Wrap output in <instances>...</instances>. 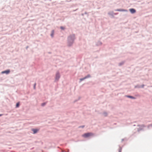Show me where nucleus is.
Wrapping results in <instances>:
<instances>
[{
    "label": "nucleus",
    "mask_w": 152,
    "mask_h": 152,
    "mask_svg": "<svg viewBox=\"0 0 152 152\" xmlns=\"http://www.w3.org/2000/svg\"><path fill=\"white\" fill-rule=\"evenodd\" d=\"M67 152H68V151H67Z\"/></svg>",
    "instance_id": "a211bd4d"
},
{
    "label": "nucleus",
    "mask_w": 152,
    "mask_h": 152,
    "mask_svg": "<svg viewBox=\"0 0 152 152\" xmlns=\"http://www.w3.org/2000/svg\"><path fill=\"white\" fill-rule=\"evenodd\" d=\"M2 114H0V116H2Z\"/></svg>",
    "instance_id": "4468645a"
},
{
    "label": "nucleus",
    "mask_w": 152,
    "mask_h": 152,
    "mask_svg": "<svg viewBox=\"0 0 152 152\" xmlns=\"http://www.w3.org/2000/svg\"><path fill=\"white\" fill-rule=\"evenodd\" d=\"M45 103H43V104H42V106H44L45 105Z\"/></svg>",
    "instance_id": "ddd939ff"
},
{
    "label": "nucleus",
    "mask_w": 152,
    "mask_h": 152,
    "mask_svg": "<svg viewBox=\"0 0 152 152\" xmlns=\"http://www.w3.org/2000/svg\"><path fill=\"white\" fill-rule=\"evenodd\" d=\"M35 85H36V84H35V85H34V88L35 87Z\"/></svg>",
    "instance_id": "2eb2a0df"
},
{
    "label": "nucleus",
    "mask_w": 152,
    "mask_h": 152,
    "mask_svg": "<svg viewBox=\"0 0 152 152\" xmlns=\"http://www.w3.org/2000/svg\"><path fill=\"white\" fill-rule=\"evenodd\" d=\"M60 77V75L58 73H57L56 75V79L58 80Z\"/></svg>",
    "instance_id": "20e7f679"
},
{
    "label": "nucleus",
    "mask_w": 152,
    "mask_h": 152,
    "mask_svg": "<svg viewBox=\"0 0 152 152\" xmlns=\"http://www.w3.org/2000/svg\"><path fill=\"white\" fill-rule=\"evenodd\" d=\"M60 28H61V29H63H63H64V27H62V26H61V27H60Z\"/></svg>",
    "instance_id": "9b49d317"
},
{
    "label": "nucleus",
    "mask_w": 152,
    "mask_h": 152,
    "mask_svg": "<svg viewBox=\"0 0 152 152\" xmlns=\"http://www.w3.org/2000/svg\"><path fill=\"white\" fill-rule=\"evenodd\" d=\"M84 127V126H82V127L83 128Z\"/></svg>",
    "instance_id": "dca6fc26"
},
{
    "label": "nucleus",
    "mask_w": 152,
    "mask_h": 152,
    "mask_svg": "<svg viewBox=\"0 0 152 152\" xmlns=\"http://www.w3.org/2000/svg\"><path fill=\"white\" fill-rule=\"evenodd\" d=\"M19 103H17L16 104V107H19Z\"/></svg>",
    "instance_id": "1a4fd4ad"
},
{
    "label": "nucleus",
    "mask_w": 152,
    "mask_h": 152,
    "mask_svg": "<svg viewBox=\"0 0 152 152\" xmlns=\"http://www.w3.org/2000/svg\"><path fill=\"white\" fill-rule=\"evenodd\" d=\"M10 72V70H6L5 71H3L1 72L2 74L6 73V74H8Z\"/></svg>",
    "instance_id": "7ed1b4c3"
},
{
    "label": "nucleus",
    "mask_w": 152,
    "mask_h": 152,
    "mask_svg": "<svg viewBox=\"0 0 152 152\" xmlns=\"http://www.w3.org/2000/svg\"><path fill=\"white\" fill-rule=\"evenodd\" d=\"M127 96L128 97L132 99H134V97L133 96Z\"/></svg>",
    "instance_id": "9d476101"
},
{
    "label": "nucleus",
    "mask_w": 152,
    "mask_h": 152,
    "mask_svg": "<svg viewBox=\"0 0 152 152\" xmlns=\"http://www.w3.org/2000/svg\"><path fill=\"white\" fill-rule=\"evenodd\" d=\"M90 77V76L89 75H88L87 76L85 77H84L83 78L80 79V80L81 81H82V80H84L85 79L88 78V77Z\"/></svg>",
    "instance_id": "0eeeda50"
},
{
    "label": "nucleus",
    "mask_w": 152,
    "mask_h": 152,
    "mask_svg": "<svg viewBox=\"0 0 152 152\" xmlns=\"http://www.w3.org/2000/svg\"><path fill=\"white\" fill-rule=\"evenodd\" d=\"M67 152H68V151H67Z\"/></svg>",
    "instance_id": "f3484780"
},
{
    "label": "nucleus",
    "mask_w": 152,
    "mask_h": 152,
    "mask_svg": "<svg viewBox=\"0 0 152 152\" xmlns=\"http://www.w3.org/2000/svg\"><path fill=\"white\" fill-rule=\"evenodd\" d=\"M116 11H123V12H126L127 11L126 10L124 9H117L115 10Z\"/></svg>",
    "instance_id": "423d86ee"
},
{
    "label": "nucleus",
    "mask_w": 152,
    "mask_h": 152,
    "mask_svg": "<svg viewBox=\"0 0 152 152\" xmlns=\"http://www.w3.org/2000/svg\"><path fill=\"white\" fill-rule=\"evenodd\" d=\"M32 131L35 134L38 131V130L36 129H32Z\"/></svg>",
    "instance_id": "39448f33"
},
{
    "label": "nucleus",
    "mask_w": 152,
    "mask_h": 152,
    "mask_svg": "<svg viewBox=\"0 0 152 152\" xmlns=\"http://www.w3.org/2000/svg\"><path fill=\"white\" fill-rule=\"evenodd\" d=\"M129 10L132 13H134L136 12V10L134 9H130Z\"/></svg>",
    "instance_id": "f03ea898"
},
{
    "label": "nucleus",
    "mask_w": 152,
    "mask_h": 152,
    "mask_svg": "<svg viewBox=\"0 0 152 152\" xmlns=\"http://www.w3.org/2000/svg\"><path fill=\"white\" fill-rule=\"evenodd\" d=\"M93 134L91 133H88L84 134H83L82 136L86 138L93 136Z\"/></svg>",
    "instance_id": "f257e3e1"
},
{
    "label": "nucleus",
    "mask_w": 152,
    "mask_h": 152,
    "mask_svg": "<svg viewBox=\"0 0 152 152\" xmlns=\"http://www.w3.org/2000/svg\"><path fill=\"white\" fill-rule=\"evenodd\" d=\"M121 149H120L119 150V152H121Z\"/></svg>",
    "instance_id": "f8f14e48"
},
{
    "label": "nucleus",
    "mask_w": 152,
    "mask_h": 152,
    "mask_svg": "<svg viewBox=\"0 0 152 152\" xmlns=\"http://www.w3.org/2000/svg\"><path fill=\"white\" fill-rule=\"evenodd\" d=\"M54 31L53 30L52 31V33H51V36L52 37H53V35H54Z\"/></svg>",
    "instance_id": "6e6552de"
}]
</instances>
